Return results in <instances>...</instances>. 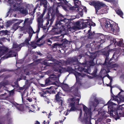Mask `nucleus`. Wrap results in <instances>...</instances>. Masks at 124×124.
<instances>
[{"label":"nucleus","instance_id":"1","mask_svg":"<svg viewBox=\"0 0 124 124\" xmlns=\"http://www.w3.org/2000/svg\"><path fill=\"white\" fill-rule=\"evenodd\" d=\"M8 48L6 47L0 48V57L5 54L4 57L5 59L9 57L16 56V55L12 54L10 52H8Z\"/></svg>","mask_w":124,"mask_h":124},{"label":"nucleus","instance_id":"19","mask_svg":"<svg viewBox=\"0 0 124 124\" xmlns=\"http://www.w3.org/2000/svg\"><path fill=\"white\" fill-rule=\"evenodd\" d=\"M22 46V45H21V44L20 45H18L16 43H14L13 45V48H19L20 49L21 48Z\"/></svg>","mask_w":124,"mask_h":124},{"label":"nucleus","instance_id":"18","mask_svg":"<svg viewBox=\"0 0 124 124\" xmlns=\"http://www.w3.org/2000/svg\"><path fill=\"white\" fill-rule=\"evenodd\" d=\"M88 19L84 20L83 21L82 23V25L83 27H85L87 26V23L88 22Z\"/></svg>","mask_w":124,"mask_h":124},{"label":"nucleus","instance_id":"27","mask_svg":"<svg viewBox=\"0 0 124 124\" xmlns=\"http://www.w3.org/2000/svg\"><path fill=\"white\" fill-rule=\"evenodd\" d=\"M122 52V50L120 47L117 48V54L120 53V54Z\"/></svg>","mask_w":124,"mask_h":124},{"label":"nucleus","instance_id":"38","mask_svg":"<svg viewBox=\"0 0 124 124\" xmlns=\"http://www.w3.org/2000/svg\"><path fill=\"white\" fill-rule=\"evenodd\" d=\"M107 77L108 78H109V79L110 80V84H111V83L112 82V79L109 76H108Z\"/></svg>","mask_w":124,"mask_h":124},{"label":"nucleus","instance_id":"60","mask_svg":"<svg viewBox=\"0 0 124 124\" xmlns=\"http://www.w3.org/2000/svg\"><path fill=\"white\" fill-rule=\"evenodd\" d=\"M0 85H2V86H4L5 85V84H2V83H1V84H0Z\"/></svg>","mask_w":124,"mask_h":124},{"label":"nucleus","instance_id":"49","mask_svg":"<svg viewBox=\"0 0 124 124\" xmlns=\"http://www.w3.org/2000/svg\"><path fill=\"white\" fill-rule=\"evenodd\" d=\"M53 18H52V19H51V20H49V21H48V24H49V21H51V22H52V21H53V20H52V19H53Z\"/></svg>","mask_w":124,"mask_h":124},{"label":"nucleus","instance_id":"21","mask_svg":"<svg viewBox=\"0 0 124 124\" xmlns=\"http://www.w3.org/2000/svg\"><path fill=\"white\" fill-rule=\"evenodd\" d=\"M77 10L79 12V14L81 16H82L83 13L82 12L83 10L82 9L80 8H77Z\"/></svg>","mask_w":124,"mask_h":124},{"label":"nucleus","instance_id":"48","mask_svg":"<svg viewBox=\"0 0 124 124\" xmlns=\"http://www.w3.org/2000/svg\"><path fill=\"white\" fill-rule=\"evenodd\" d=\"M79 22L78 21L76 23V25H77L78 26L79 25Z\"/></svg>","mask_w":124,"mask_h":124},{"label":"nucleus","instance_id":"28","mask_svg":"<svg viewBox=\"0 0 124 124\" xmlns=\"http://www.w3.org/2000/svg\"><path fill=\"white\" fill-rule=\"evenodd\" d=\"M101 7V6L98 5H96L95 6V8L96 13L98 12V10H99L100 9Z\"/></svg>","mask_w":124,"mask_h":124},{"label":"nucleus","instance_id":"56","mask_svg":"<svg viewBox=\"0 0 124 124\" xmlns=\"http://www.w3.org/2000/svg\"><path fill=\"white\" fill-rule=\"evenodd\" d=\"M91 31V30L90 29L88 31V33H90Z\"/></svg>","mask_w":124,"mask_h":124},{"label":"nucleus","instance_id":"61","mask_svg":"<svg viewBox=\"0 0 124 124\" xmlns=\"http://www.w3.org/2000/svg\"><path fill=\"white\" fill-rule=\"evenodd\" d=\"M13 93V91H11V92L10 93V94H11V93Z\"/></svg>","mask_w":124,"mask_h":124},{"label":"nucleus","instance_id":"23","mask_svg":"<svg viewBox=\"0 0 124 124\" xmlns=\"http://www.w3.org/2000/svg\"><path fill=\"white\" fill-rule=\"evenodd\" d=\"M28 28L29 30V35H32V34L34 33V31L31 27L30 26H29L28 27ZM31 36L30 35V36Z\"/></svg>","mask_w":124,"mask_h":124},{"label":"nucleus","instance_id":"37","mask_svg":"<svg viewBox=\"0 0 124 124\" xmlns=\"http://www.w3.org/2000/svg\"><path fill=\"white\" fill-rule=\"evenodd\" d=\"M48 44L49 45H50L51 44V41L49 39H48L47 40Z\"/></svg>","mask_w":124,"mask_h":124},{"label":"nucleus","instance_id":"53","mask_svg":"<svg viewBox=\"0 0 124 124\" xmlns=\"http://www.w3.org/2000/svg\"><path fill=\"white\" fill-rule=\"evenodd\" d=\"M10 6H11V7H15V6L14 5V4L13 5H12V4H11L10 5Z\"/></svg>","mask_w":124,"mask_h":124},{"label":"nucleus","instance_id":"11","mask_svg":"<svg viewBox=\"0 0 124 124\" xmlns=\"http://www.w3.org/2000/svg\"><path fill=\"white\" fill-rule=\"evenodd\" d=\"M31 36H30V35H29V37L25 40L24 42L21 44V45H22V46H23L25 45H28L30 44L29 42L30 41L32 36V35L31 34Z\"/></svg>","mask_w":124,"mask_h":124},{"label":"nucleus","instance_id":"44","mask_svg":"<svg viewBox=\"0 0 124 124\" xmlns=\"http://www.w3.org/2000/svg\"><path fill=\"white\" fill-rule=\"evenodd\" d=\"M25 74L26 75H29V72L28 71H27V72L25 71Z\"/></svg>","mask_w":124,"mask_h":124},{"label":"nucleus","instance_id":"29","mask_svg":"<svg viewBox=\"0 0 124 124\" xmlns=\"http://www.w3.org/2000/svg\"><path fill=\"white\" fill-rule=\"evenodd\" d=\"M117 35H119V33L120 31V28L118 26L117 23Z\"/></svg>","mask_w":124,"mask_h":124},{"label":"nucleus","instance_id":"10","mask_svg":"<svg viewBox=\"0 0 124 124\" xmlns=\"http://www.w3.org/2000/svg\"><path fill=\"white\" fill-rule=\"evenodd\" d=\"M114 55V54H113V57L110 60L109 62H108V57H107L105 59V63H108V64L110 65L109 66V67L111 68H113V67H116V65L115 64H113V62H111L110 63L109 62H110V61L112 60L113 59V56Z\"/></svg>","mask_w":124,"mask_h":124},{"label":"nucleus","instance_id":"22","mask_svg":"<svg viewBox=\"0 0 124 124\" xmlns=\"http://www.w3.org/2000/svg\"><path fill=\"white\" fill-rule=\"evenodd\" d=\"M88 22L87 23V24L90 26H95V24L93 22H92L91 21L88 19Z\"/></svg>","mask_w":124,"mask_h":124},{"label":"nucleus","instance_id":"33","mask_svg":"<svg viewBox=\"0 0 124 124\" xmlns=\"http://www.w3.org/2000/svg\"><path fill=\"white\" fill-rule=\"evenodd\" d=\"M95 4V2L93 1H91L89 3V4L91 5H94Z\"/></svg>","mask_w":124,"mask_h":124},{"label":"nucleus","instance_id":"30","mask_svg":"<svg viewBox=\"0 0 124 124\" xmlns=\"http://www.w3.org/2000/svg\"><path fill=\"white\" fill-rule=\"evenodd\" d=\"M98 5L101 6H103L105 5L102 2H98Z\"/></svg>","mask_w":124,"mask_h":124},{"label":"nucleus","instance_id":"4","mask_svg":"<svg viewBox=\"0 0 124 124\" xmlns=\"http://www.w3.org/2000/svg\"><path fill=\"white\" fill-rule=\"evenodd\" d=\"M124 69V63H120L117 64V75L121 74Z\"/></svg>","mask_w":124,"mask_h":124},{"label":"nucleus","instance_id":"63","mask_svg":"<svg viewBox=\"0 0 124 124\" xmlns=\"http://www.w3.org/2000/svg\"><path fill=\"white\" fill-rule=\"evenodd\" d=\"M119 56H118L116 58L117 59H118L119 58Z\"/></svg>","mask_w":124,"mask_h":124},{"label":"nucleus","instance_id":"32","mask_svg":"<svg viewBox=\"0 0 124 124\" xmlns=\"http://www.w3.org/2000/svg\"><path fill=\"white\" fill-rule=\"evenodd\" d=\"M90 66H93L94 65V63L93 61H90L89 62V64Z\"/></svg>","mask_w":124,"mask_h":124},{"label":"nucleus","instance_id":"24","mask_svg":"<svg viewBox=\"0 0 124 124\" xmlns=\"http://www.w3.org/2000/svg\"><path fill=\"white\" fill-rule=\"evenodd\" d=\"M30 45L33 48H35L36 47L37 44L35 42H31Z\"/></svg>","mask_w":124,"mask_h":124},{"label":"nucleus","instance_id":"6","mask_svg":"<svg viewBox=\"0 0 124 124\" xmlns=\"http://www.w3.org/2000/svg\"><path fill=\"white\" fill-rule=\"evenodd\" d=\"M62 94L60 92H59L55 95V100L58 101L59 104H61V106H62L63 102L61 97Z\"/></svg>","mask_w":124,"mask_h":124},{"label":"nucleus","instance_id":"34","mask_svg":"<svg viewBox=\"0 0 124 124\" xmlns=\"http://www.w3.org/2000/svg\"><path fill=\"white\" fill-rule=\"evenodd\" d=\"M78 76H76V79L77 80L78 78H80L81 76V74L80 73H78Z\"/></svg>","mask_w":124,"mask_h":124},{"label":"nucleus","instance_id":"41","mask_svg":"<svg viewBox=\"0 0 124 124\" xmlns=\"http://www.w3.org/2000/svg\"><path fill=\"white\" fill-rule=\"evenodd\" d=\"M59 121L60 122V121ZM60 123H59L60 122H55V124H61V123L62 122V120L60 121Z\"/></svg>","mask_w":124,"mask_h":124},{"label":"nucleus","instance_id":"40","mask_svg":"<svg viewBox=\"0 0 124 124\" xmlns=\"http://www.w3.org/2000/svg\"><path fill=\"white\" fill-rule=\"evenodd\" d=\"M110 103H111L110 102H109V101H108V103H107V104L108 105V108H111V106L109 104Z\"/></svg>","mask_w":124,"mask_h":124},{"label":"nucleus","instance_id":"45","mask_svg":"<svg viewBox=\"0 0 124 124\" xmlns=\"http://www.w3.org/2000/svg\"><path fill=\"white\" fill-rule=\"evenodd\" d=\"M51 60V59L50 58H48V56L46 58V61H50Z\"/></svg>","mask_w":124,"mask_h":124},{"label":"nucleus","instance_id":"17","mask_svg":"<svg viewBox=\"0 0 124 124\" xmlns=\"http://www.w3.org/2000/svg\"><path fill=\"white\" fill-rule=\"evenodd\" d=\"M105 27L108 30H109L110 28H111V27L113 26L111 24L110 22L109 21H107L106 23Z\"/></svg>","mask_w":124,"mask_h":124},{"label":"nucleus","instance_id":"7","mask_svg":"<svg viewBox=\"0 0 124 124\" xmlns=\"http://www.w3.org/2000/svg\"><path fill=\"white\" fill-rule=\"evenodd\" d=\"M18 21L13 25L12 27V29L15 30H16L18 29V25L23 21V20H17L16 19H14L12 20V22L16 21Z\"/></svg>","mask_w":124,"mask_h":124},{"label":"nucleus","instance_id":"64","mask_svg":"<svg viewBox=\"0 0 124 124\" xmlns=\"http://www.w3.org/2000/svg\"><path fill=\"white\" fill-rule=\"evenodd\" d=\"M57 71H59L60 72V70H57Z\"/></svg>","mask_w":124,"mask_h":124},{"label":"nucleus","instance_id":"13","mask_svg":"<svg viewBox=\"0 0 124 124\" xmlns=\"http://www.w3.org/2000/svg\"><path fill=\"white\" fill-rule=\"evenodd\" d=\"M16 11H18L23 14H26L27 13V11L25 9H23L20 7H17L15 9Z\"/></svg>","mask_w":124,"mask_h":124},{"label":"nucleus","instance_id":"47","mask_svg":"<svg viewBox=\"0 0 124 124\" xmlns=\"http://www.w3.org/2000/svg\"><path fill=\"white\" fill-rule=\"evenodd\" d=\"M59 0L60 1H63L65 3H66V2H67V1L66 0Z\"/></svg>","mask_w":124,"mask_h":124},{"label":"nucleus","instance_id":"55","mask_svg":"<svg viewBox=\"0 0 124 124\" xmlns=\"http://www.w3.org/2000/svg\"><path fill=\"white\" fill-rule=\"evenodd\" d=\"M36 8H35L34 9V12H35V11L36 10Z\"/></svg>","mask_w":124,"mask_h":124},{"label":"nucleus","instance_id":"12","mask_svg":"<svg viewBox=\"0 0 124 124\" xmlns=\"http://www.w3.org/2000/svg\"><path fill=\"white\" fill-rule=\"evenodd\" d=\"M32 23V20L29 18H27L26 19L24 22V23L23 24V27L25 25H28V26H30V25Z\"/></svg>","mask_w":124,"mask_h":124},{"label":"nucleus","instance_id":"54","mask_svg":"<svg viewBox=\"0 0 124 124\" xmlns=\"http://www.w3.org/2000/svg\"><path fill=\"white\" fill-rule=\"evenodd\" d=\"M35 124H40V123L39 122H38V121H37L36 122V123Z\"/></svg>","mask_w":124,"mask_h":124},{"label":"nucleus","instance_id":"31","mask_svg":"<svg viewBox=\"0 0 124 124\" xmlns=\"http://www.w3.org/2000/svg\"><path fill=\"white\" fill-rule=\"evenodd\" d=\"M112 96L113 97V100L116 101V96H114V95H112Z\"/></svg>","mask_w":124,"mask_h":124},{"label":"nucleus","instance_id":"15","mask_svg":"<svg viewBox=\"0 0 124 124\" xmlns=\"http://www.w3.org/2000/svg\"><path fill=\"white\" fill-rule=\"evenodd\" d=\"M74 1L75 7L78 8V6H80L81 5V3L80 1L79 0H73Z\"/></svg>","mask_w":124,"mask_h":124},{"label":"nucleus","instance_id":"43","mask_svg":"<svg viewBox=\"0 0 124 124\" xmlns=\"http://www.w3.org/2000/svg\"><path fill=\"white\" fill-rule=\"evenodd\" d=\"M27 100H28L29 102H31L32 101V98H28L27 99Z\"/></svg>","mask_w":124,"mask_h":124},{"label":"nucleus","instance_id":"42","mask_svg":"<svg viewBox=\"0 0 124 124\" xmlns=\"http://www.w3.org/2000/svg\"><path fill=\"white\" fill-rule=\"evenodd\" d=\"M50 17V15L48 13H47V14L46 17V18H49Z\"/></svg>","mask_w":124,"mask_h":124},{"label":"nucleus","instance_id":"58","mask_svg":"<svg viewBox=\"0 0 124 124\" xmlns=\"http://www.w3.org/2000/svg\"><path fill=\"white\" fill-rule=\"evenodd\" d=\"M109 54V53L108 52H107V55L108 56V55Z\"/></svg>","mask_w":124,"mask_h":124},{"label":"nucleus","instance_id":"51","mask_svg":"<svg viewBox=\"0 0 124 124\" xmlns=\"http://www.w3.org/2000/svg\"><path fill=\"white\" fill-rule=\"evenodd\" d=\"M87 64V63H83V65L85 66H86Z\"/></svg>","mask_w":124,"mask_h":124},{"label":"nucleus","instance_id":"25","mask_svg":"<svg viewBox=\"0 0 124 124\" xmlns=\"http://www.w3.org/2000/svg\"><path fill=\"white\" fill-rule=\"evenodd\" d=\"M68 21V19L65 18H63L60 20V21L62 22V23H61V24H63L64 23L66 24Z\"/></svg>","mask_w":124,"mask_h":124},{"label":"nucleus","instance_id":"3","mask_svg":"<svg viewBox=\"0 0 124 124\" xmlns=\"http://www.w3.org/2000/svg\"><path fill=\"white\" fill-rule=\"evenodd\" d=\"M117 88L120 91V92L117 95V102L119 104V103L124 102V96L120 94L121 92H124V91L122 90L121 87L118 86H117Z\"/></svg>","mask_w":124,"mask_h":124},{"label":"nucleus","instance_id":"5","mask_svg":"<svg viewBox=\"0 0 124 124\" xmlns=\"http://www.w3.org/2000/svg\"><path fill=\"white\" fill-rule=\"evenodd\" d=\"M83 110L85 112V116H87V117H91V109L88 108L85 105H83Z\"/></svg>","mask_w":124,"mask_h":124},{"label":"nucleus","instance_id":"36","mask_svg":"<svg viewBox=\"0 0 124 124\" xmlns=\"http://www.w3.org/2000/svg\"><path fill=\"white\" fill-rule=\"evenodd\" d=\"M98 39L100 40L101 41L100 42L101 43H103L105 42V41L103 39H100V38H99Z\"/></svg>","mask_w":124,"mask_h":124},{"label":"nucleus","instance_id":"20","mask_svg":"<svg viewBox=\"0 0 124 124\" xmlns=\"http://www.w3.org/2000/svg\"><path fill=\"white\" fill-rule=\"evenodd\" d=\"M43 64L47 66H53V65H54V64H53V63H51L49 62H44L43 63Z\"/></svg>","mask_w":124,"mask_h":124},{"label":"nucleus","instance_id":"39","mask_svg":"<svg viewBox=\"0 0 124 124\" xmlns=\"http://www.w3.org/2000/svg\"><path fill=\"white\" fill-rule=\"evenodd\" d=\"M113 26L111 27V28H110L109 29V30H111V31H115V30L113 28Z\"/></svg>","mask_w":124,"mask_h":124},{"label":"nucleus","instance_id":"57","mask_svg":"<svg viewBox=\"0 0 124 124\" xmlns=\"http://www.w3.org/2000/svg\"><path fill=\"white\" fill-rule=\"evenodd\" d=\"M22 34H20V36H19V38H21V36H22Z\"/></svg>","mask_w":124,"mask_h":124},{"label":"nucleus","instance_id":"52","mask_svg":"<svg viewBox=\"0 0 124 124\" xmlns=\"http://www.w3.org/2000/svg\"><path fill=\"white\" fill-rule=\"evenodd\" d=\"M41 40V39H38L37 41V42H39Z\"/></svg>","mask_w":124,"mask_h":124},{"label":"nucleus","instance_id":"26","mask_svg":"<svg viewBox=\"0 0 124 124\" xmlns=\"http://www.w3.org/2000/svg\"><path fill=\"white\" fill-rule=\"evenodd\" d=\"M99 101L98 100L95 99L94 100V102L93 104V105L94 106H96L99 103Z\"/></svg>","mask_w":124,"mask_h":124},{"label":"nucleus","instance_id":"46","mask_svg":"<svg viewBox=\"0 0 124 124\" xmlns=\"http://www.w3.org/2000/svg\"><path fill=\"white\" fill-rule=\"evenodd\" d=\"M121 77L124 80V74H122L121 76Z\"/></svg>","mask_w":124,"mask_h":124},{"label":"nucleus","instance_id":"2","mask_svg":"<svg viewBox=\"0 0 124 124\" xmlns=\"http://www.w3.org/2000/svg\"><path fill=\"white\" fill-rule=\"evenodd\" d=\"M121 117H124V104L117 106V120Z\"/></svg>","mask_w":124,"mask_h":124},{"label":"nucleus","instance_id":"35","mask_svg":"<svg viewBox=\"0 0 124 124\" xmlns=\"http://www.w3.org/2000/svg\"><path fill=\"white\" fill-rule=\"evenodd\" d=\"M57 77V76L55 75H51L50 77V78H56ZM53 79H54V78Z\"/></svg>","mask_w":124,"mask_h":124},{"label":"nucleus","instance_id":"9","mask_svg":"<svg viewBox=\"0 0 124 124\" xmlns=\"http://www.w3.org/2000/svg\"><path fill=\"white\" fill-rule=\"evenodd\" d=\"M45 12V11H44L42 15L40 17L38 18L37 21L38 22V24L39 26L41 27L43 25V20L42 19L43 17V16Z\"/></svg>","mask_w":124,"mask_h":124},{"label":"nucleus","instance_id":"16","mask_svg":"<svg viewBox=\"0 0 124 124\" xmlns=\"http://www.w3.org/2000/svg\"><path fill=\"white\" fill-rule=\"evenodd\" d=\"M117 14L122 18H124L123 17L124 13L121 9L118 8L117 10Z\"/></svg>","mask_w":124,"mask_h":124},{"label":"nucleus","instance_id":"62","mask_svg":"<svg viewBox=\"0 0 124 124\" xmlns=\"http://www.w3.org/2000/svg\"><path fill=\"white\" fill-rule=\"evenodd\" d=\"M112 88L111 87V93H112Z\"/></svg>","mask_w":124,"mask_h":124},{"label":"nucleus","instance_id":"8","mask_svg":"<svg viewBox=\"0 0 124 124\" xmlns=\"http://www.w3.org/2000/svg\"><path fill=\"white\" fill-rule=\"evenodd\" d=\"M69 100L72 101V102L71 103L70 105V106L71 107V108L70 110V111H71L75 110V108L74 107L75 105V102L74 101V99L70 98L69 99Z\"/></svg>","mask_w":124,"mask_h":124},{"label":"nucleus","instance_id":"50","mask_svg":"<svg viewBox=\"0 0 124 124\" xmlns=\"http://www.w3.org/2000/svg\"><path fill=\"white\" fill-rule=\"evenodd\" d=\"M37 54H39V55H40V56L41 55H42V54L41 53H40V52H37Z\"/></svg>","mask_w":124,"mask_h":124},{"label":"nucleus","instance_id":"59","mask_svg":"<svg viewBox=\"0 0 124 124\" xmlns=\"http://www.w3.org/2000/svg\"><path fill=\"white\" fill-rule=\"evenodd\" d=\"M26 78V77L25 76H24V77L23 78H22V79H25Z\"/></svg>","mask_w":124,"mask_h":124},{"label":"nucleus","instance_id":"14","mask_svg":"<svg viewBox=\"0 0 124 124\" xmlns=\"http://www.w3.org/2000/svg\"><path fill=\"white\" fill-rule=\"evenodd\" d=\"M120 40L118 42H117V45L120 47H124L123 49L124 50V44L123 42V39H120Z\"/></svg>","mask_w":124,"mask_h":124}]
</instances>
